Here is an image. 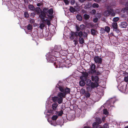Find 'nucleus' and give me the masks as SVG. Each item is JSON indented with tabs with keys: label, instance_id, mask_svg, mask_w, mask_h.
Listing matches in <instances>:
<instances>
[{
	"label": "nucleus",
	"instance_id": "1",
	"mask_svg": "<svg viewBox=\"0 0 128 128\" xmlns=\"http://www.w3.org/2000/svg\"><path fill=\"white\" fill-rule=\"evenodd\" d=\"M59 52L53 50L51 52H49L46 54V59L49 62H52L56 60V57L60 56Z\"/></svg>",
	"mask_w": 128,
	"mask_h": 128
},
{
	"label": "nucleus",
	"instance_id": "2",
	"mask_svg": "<svg viewBox=\"0 0 128 128\" xmlns=\"http://www.w3.org/2000/svg\"><path fill=\"white\" fill-rule=\"evenodd\" d=\"M55 89L57 90L58 89L59 90L60 92H59L60 93L64 94V97H65L66 94L69 93L70 92V88H66L64 89L63 87L62 86H60L59 84H57Z\"/></svg>",
	"mask_w": 128,
	"mask_h": 128
},
{
	"label": "nucleus",
	"instance_id": "3",
	"mask_svg": "<svg viewBox=\"0 0 128 128\" xmlns=\"http://www.w3.org/2000/svg\"><path fill=\"white\" fill-rule=\"evenodd\" d=\"M64 94H62L61 93L59 92L57 94V96L53 97L52 98L53 101L54 102H58L59 104H60L62 102L63 98H64Z\"/></svg>",
	"mask_w": 128,
	"mask_h": 128
},
{
	"label": "nucleus",
	"instance_id": "4",
	"mask_svg": "<svg viewBox=\"0 0 128 128\" xmlns=\"http://www.w3.org/2000/svg\"><path fill=\"white\" fill-rule=\"evenodd\" d=\"M39 17L43 22H46L48 26L50 24V20L52 19H49L48 20V17L46 16L45 14L43 12L41 13V14L40 15Z\"/></svg>",
	"mask_w": 128,
	"mask_h": 128
},
{
	"label": "nucleus",
	"instance_id": "5",
	"mask_svg": "<svg viewBox=\"0 0 128 128\" xmlns=\"http://www.w3.org/2000/svg\"><path fill=\"white\" fill-rule=\"evenodd\" d=\"M43 12L47 16L48 19H52L53 18L52 14L53 13V10L52 8H50L48 10L47 8H44L43 10Z\"/></svg>",
	"mask_w": 128,
	"mask_h": 128
},
{
	"label": "nucleus",
	"instance_id": "6",
	"mask_svg": "<svg viewBox=\"0 0 128 128\" xmlns=\"http://www.w3.org/2000/svg\"><path fill=\"white\" fill-rule=\"evenodd\" d=\"M90 66V68L88 70V72L89 74H93L96 72V70H95L96 66L93 63H92Z\"/></svg>",
	"mask_w": 128,
	"mask_h": 128
},
{
	"label": "nucleus",
	"instance_id": "7",
	"mask_svg": "<svg viewBox=\"0 0 128 128\" xmlns=\"http://www.w3.org/2000/svg\"><path fill=\"white\" fill-rule=\"evenodd\" d=\"M116 101V99L115 98H111L107 101L106 103L110 106L109 108H111L112 106L111 105H112Z\"/></svg>",
	"mask_w": 128,
	"mask_h": 128
},
{
	"label": "nucleus",
	"instance_id": "8",
	"mask_svg": "<svg viewBox=\"0 0 128 128\" xmlns=\"http://www.w3.org/2000/svg\"><path fill=\"white\" fill-rule=\"evenodd\" d=\"M94 60L96 63L100 64L102 62V59L99 56H95L94 58Z\"/></svg>",
	"mask_w": 128,
	"mask_h": 128
},
{
	"label": "nucleus",
	"instance_id": "9",
	"mask_svg": "<svg viewBox=\"0 0 128 128\" xmlns=\"http://www.w3.org/2000/svg\"><path fill=\"white\" fill-rule=\"evenodd\" d=\"M78 35L80 38H82V36H83L84 38H85L87 37L88 34L85 32H82L80 31L78 32Z\"/></svg>",
	"mask_w": 128,
	"mask_h": 128
},
{
	"label": "nucleus",
	"instance_id": "10",
	"mask_svg": "<svg viewBox=\"0 0 128 128\" xmlns=\"http://www.w3.org/2000/svg\"><path fill=\"white\" fill-rule=\"evenodd\" d=\"M55 61L54 62V65L55 66H56V68H60L62 67V63L61 62H58L57 61L55 60Z\"/></svg>",
	"mask_w": 128,
	"mask_h": 128
},
{
	"label": "nucleus",
	"instance_id": "11",
	"mask_svg": "<svg viewBox=\"0 0 128 128\" xmlns=\"http://www.w3.org/2000/svg\"><path fill=\"white\" fill-rule=\"evenodd\" d=\"M109 6H108L107 8V10L108 13L110 14L113 16H114L115 15V14L114 12V10L113 9H110V10H109Z\"/></svg>",
	"mask_w": 128,
	"mask_h": 128
},
{
	"label": "nucleus",
	"instance_id": "12",
	"mask_svg": "<svg viewBox=\"0 0 128 128\" xmlns=\"http://www.w3.org/2000/svg\"><path fill=\"white\" fill-rule=\"evenodd\" d=\"M120 26L121 28H127L128 26L127 24L125 22H122L120 24Z\"/></svg>",
	"mask_w": 128,
	"mask_h": 128
},
{
	"label": "nucleus",
	"instance_id": "13",
	"mask_svg": "<svg viewBox=\"0 0 128 128\" xmlns=\"http://www.w3.org/2000/svg\"><path fill=\"white\" fill-rule=\"evenodd\" d=\"M91 78L92 81L98 83V76H91Z\"/></svg>",
	"mask_w": 128,
	"mask_h": 128
},
{
	"label": "nucleus",
	"instance_id": "14",
	"mask_svg": "<svg viewBox=\"0 0 128 128\" xmlns=\"http://www.w3.org/2000/svg\"><path fill=\"white\" fill-rule=\"evenodd\" d=\"M54 50L58 52H60L62 50V48L60 45L56 46H55Z\"/></svg>",
	"mask_w": 128,
	"mask_h": 128
},
{
	"label": "nucleus",
	"instance_id": "15",
	"mask_svg": "<svg viewBox=\"0 0 128 128\" xmlns=\"http://www.w3.org/2000/svg\"><path fill=\"white\" fill-rule=\"evenodd\" d=\"M90 86L92 88H94L98 87V84L97 82H95V83H94L92 82Z\"/></svg>",
	"mask_w": 128,
	"mask_h": 128
},
{
	"label": "nucleus",
	"instance_id": "16",
	"mask_svg": "<svg viewBox=\"0 0 128 128\" xmlns=\"http://www.w3.org/2000/svg\"><path fill=\"white\" fill-rule=\"evenodd\" d=\"M101 70L100 71L99 70H96V72L94 73V74H96L97 75H99L101 74L103 72V68H101Z\"/></svg>",
	"mask_w": 128,
	"mask_h": 128
},
{
	"label": "nucleus",
	"instance_id": "17",
	"mask_svg": "<svg viewBox=\"0 0 128 128\" xmlns=\"http://www.w3.org/2000/svg\"><path fill=\"white\" fill-rule=\"evenodd\" d=\"M119 90L121 92H125L126 89L125 86H122L120 87Z\"/></svg>",
	"mask_w": 128,
	"mask_h": 128
},
{
	"label": "nucleus",
	"instance_id": "18",
	"mask_svg": "<svg viewBox=\"0 0 128 128\" xmlns=\"http://www.w3.org/2000/svg\"><path fill=\"white\" fill-rule=\"evenodd\" d=\"M35 10L36 12L38 14H40V15L41 14V13L42 12H43V11H42L41 10L39 7L36 8Z\"/></svg>",
	"mask_w": 128,
	"mask_h": 128
},
{
	"label": "nucleus",
	"instance_id": "19",
	"mask_svg": "<svg viewBox=\"0 0 128 128\" xmlns=\"http://www.w3.org/2000/svg\"><path fill=\"white\" fill-rule=\"evenodd\" d=\"M58 106V104L57 103H55L53 104L52 105V109L54 110H56Z\"/></svg>",
	"mask_w": 128,
	"mask_h": 128
},
{
	"label": "nucleus",
	"instance_id": "20",
	"mask_svg": "<svg viewBox=\"0 0 128 128\" xmlns=\"http://www.w3.org/2000/svg\"><path fill=\"white\" fill-rule=\"evenodd\" d=\"M91 32L92 34L93 35H96L97 33V30L93 29H92L91 30Z\"/></svg>",
	"mask_w": 128,
	"mask_h": 128
},
{
	"label": "nucleus",
	"instance_id": "21",
	"mask_svg": "<svg viewBox=\"0 0 128 128\" xmlns=\"http://www.w3.org/2000/svg\"><path fill=\"white\" fill-rule=\"evenodd\" d=\"M79 43L82 44L84 43V40L82 38H80L79 39Z\"/></svg>",
	"mask_w": 128,
	"mask_h": 128
},
{
	"label": "nucleus",
	"instance_id": "22",
	"mask_svg": "<svg viewBox=\"0 0 128 128\" xmlns=\"http://www.w3.org/2000/svg\"><path fill=\"white\" fill-rule=\"evenodd\" d=\"M99 124L96 123V122H94L92 124V126L93 128H98L99 125Z\"/></svg>",
	"mask_w": 128,
	"mask_h": 128
},
{
	"label": "nucleus",
	"instance_id": "23",
	"mask_svg": "<svg viewBox=\"0 0 128 128\" xmlns=\"http://www.w3.org/2000/svg\"><path fill=\"white\" fill-rule=\"evenodd\" d=\"M74 32H72L70 34V39L71 40L74 39L75 38Z\"/></svg>",
	"mask_w": 128,
	"mask_h": 128
},
{
	"label": "nucleus",
	"instance_id": "24",
	"mask_svg": "<svg viewBox=\"0 0 128 128\" xmlns=\"http://www.w3.org/2000/svg\"><path fill=\"white\" fill-rule=\"evenodd\" d=\"M102 29H103L107 33H108L110 32V27L108 26H106L104 30L103 28H102Z\"/></svg>",
	"mask_w": 128,
	"mask_h": 128
},
{
	"label": "nucleus",
	"instance_id": "25",
	"mask_svg": "<svg viewBox=\"0 0 128 128\" xmlns=\"http://www.w3.org/2000/svg\"><path fill=\"white\" fill-rule=\"evenodd\" d=\"M55 112V114H57L59 116H61L63 114V111L62 110L59 112L56 111Z\"/></svg>",
	"mask_w": 128,
	"mask_h": 128
},
{
	"label": "nucleus",
	"instance_id": "26",
	"mask_svg": "<svg viewBox=\"0 0 128 128\" xmlns=\"http://www.w3.org/2000/svg\"><path fill=\"white\" fill-rule=\"evenodd\" d=\"M112 26L113 28L114 29H117L118 28L117 23L116 22H113L112 24Z\"/></svg>",
	"mask_w": 128,
	"mask_h": 128
},
{
	"label": "nucleus",
	"instance_id": "27",
	"mask_svg": "<svg viewBox=\"0 0 128 128\" xmlns=\"http://www.w3.org/2000/svg\"><path fill=\"white\" fill-rule=\"evenodd\" d=\"M28 7L29 9L31 10L34 11L35 10V8L34 7V6L32 4H29Z\"/></svg>",
	"mask_w": 128,
	"mask_h": 128
},
{
	"label": "nucleus",
	"instance_id": "28",
	"mask_svg": "<svg viewBox=\"0 0 128 128\" xmlns=\"http://www.w3.org/2000/svg\"><path fill=\"white\" fill-rule=\"evenodd\" d=\"M85 81L81 80L80 81L79 84L81 86H83L85 84Z\"/></svg>",
	"mask_w": 128,
	"mask_h": 128
},
{
	"label": "nucleus",
	"instance_id": "29",
	"mask_svg": "<svg viewBox=\"0 0 128 128\" xmlns=\"http://www.w3.org/2000/svg\"><path fill=\"white\" fill-rule=\"evenodd\" d=\"M92 82L91 80H88L86 82V84L87 86H90Z\"/></svg>",
	"mask_w": 128,
	"mask_h": 128
},
{
	"label": "nucleus",
	"instance_id": "30",
	"mask_svg": "<svg viewBox=\"0 0 128 128\" xmlns=\"http://www.w3.org/2000/svg\"><path fill=\"white\" fill-rule=\"evenodd\" d=\"M85 27V26L84 24L81 25L80 26V28L81 30H84Z\"/></svg>",
	"mask_w": 128,
	"mask_h": 128
},
{
	"label": "nucleus",
	"instance_id": "31",
	"mask_svg": "<svg viewBox=\"0 0 128 128\" xmlns=\"http://www.w3.org/2000/svg\"><path fill=\"white\" fill-rule=\"evenodd\" d=\"M80 78L81 80L86 81L87 80V78L83 75H82L80 77Z\"/></svg>",
	"mask_w": 128,
	"mask_h": 128
},
{
	"label": "nucleus",
	"instance_id": "32",
	"mask_svg": "<svg viewBox=\"0 0 128 128\" xmlns=\"http://www.w3.org/2000/svg\"><path fill=\"white\" fill-rule=\"evenodd\" d=\"M96 123L100 124L102 122V120L99 118H96Z\"/></svg>",
	"mask_w": 128,
	"mask_h": 128
},
{
	"label": "nucleus",
	"instance_id": "33",
	"mask_svg": "<svg viewBox=\"0 0 128 128\" xmlns=\"http://www.w3.org/2000/svg\"><path fill=\"white\" fill-rule=\"evenodd\" d=\"M70 10L71 12L73 13L75 11V9L72 6H70Z\"/></svg>",
	"mask_w": 128,
	"mask_h": 128
},
{
	"label": "nucleus",
	"instance_id": "34",
	"mask_svg": "<svg viewBox=\"0 0 128 128\" xmlns=\"http://www.w3.org/2000/svg\"><path fill=\"white\" fill-rule=\"evenodd\" d=\"M84 17L85 19L88 20L90 16L89 15L85 14L84 15Z\"/></svg>",
	"mask_w": 128,
	"mask_h": 128
},
{
	"label": "nucleus",
	"instance_id": "35",
	"mask_svg": "<svg viewBox=\"0 0 128 128\" xmlns=\"http://www.w3.org/2000/svg\"><path fill=\"white\" fill-rule=\"evenodd\" d=\"M95 2L99 3L100 2H104L106 1V0H94Z\"/></svg>",
	"mask_w": 128,
	"mask_h": 128
},
{
	"label": "nucleus",
	"instance_id": "36",
	"mask_svg": "<svg viewBox=\"0 0 128 128\" xmlns=\"http://www.w3.org/2000/svg\"><path fill=\"white\" fill-rule=\"evenodd\" d=\"M76 18L79 21H81L82 20V17L81 16L78 15L76 16Z\"/></svg>",
	"mask_w": 128,
	"mask_h": 128
},
{
	"label": "nucleus",
	"instance_id": "37",
	"mask_svg": "<svg viewBox=\"0 0 128 128\" xmlns=\"http://www.w3.org/2000/svg\"><path fill=\"white\" fill-rule=\"evenodd\" d=\"M103 114L106 116H108V113L106 109H103Z\"/></svg>",
	"mask_w": 128,
	"mask_h": 128
},
{
	"label": "nucleus",
	"instance_id": "38",
	"mask_svg": "<svg viewBox=\"0 0 128 128\" xmlns=\"http://www.w3.org/2000/svg\"><path fill=\"white\" fill-rule=\"evenodd\" d=\"M48 121L52 125L54 126H56L55 122L54 121H51L50 122H49V120H48Z\"/></svg>",
	"mask_w": 128,
	"mask_h": 128
},
{
	"label": "nucleus",
	"instance_id": "39",
	"mask_svg": "<svg viewBox=\"0 0 128 128\" xmlns=\"http://www.w3.org/2000/svg\"><path fill=\"white\" fill-rule=\"evenodd\" d=\"M92 6V5L91 4L88 3V4L84 6L85 8H90Z\"/></svg>",
	"mask_w": 128,
	"mask_h": 128
},
{
	"label": "nucleus",
	"instance_id": "40",
	"mask_svg": "<svg viewBox=\"0 0 128 128\" xmlns=\"http://www.w3.org/2000/svg\"><path fill=\"white\" fill-rule=\"evenodd\" d=\"M92 6L94 8H98L99 7V5L97 4L94 3L93 4Z\"/></svg>",
	"mask_w": 128,
	"mask_h": 128
},
{
	"label": "nucleus",
	"instance_id": "41",
	"mask_svg": "<svg viewBox=\"0 0 128 128\" xmlns=\"http://www.w3.org/2000/svg\"><path fill=\"white\" fill-rule=\"evenodd\" d=\"M24 16L27 18H28L29 16L27 12H25L24 13Z\"/></svg>",
	"mask_w": 128,
	"mask_h": 128
},
{
	"label": "nucleus",
	"instance_id": "42",
	"mask_svg": "<svg viewBox=\"0 0 128 128\" xmlns=\"http://www.w3.org/2000/svg\"><path fill=\"white\" fill-rule=\"evenodd\" d=\"M28 29L29 30H31L32 28V26L30 24H29L27 27Z\"/></svg>",
	"mask_w": 128,
	"mask_h": 128
},
{
	"label": "nucleus",
	"instance_id": "43",
	"mask_svg": "<svg viewBox=\"0 0 128 128\" xmlns=\"http://www.w3.org/2000/svg\"><path fill=\"white\" fill-rule=\"evenodd\" d=\"M119 20V18L118 17H116L114 18H113V20L114 22L118 21Z\"/></svg>",
	"mask_w": 128,
	"mask_h": 128
},
{
	"label": "nucleus",
	"instance_id": "44",
	"mask_svg": "<svg viewBox=\"0 0 128 128\" xmlns=\"http://www.w3.org/2000/svg\"><path fill=\"white\" fill-rule=\"evenodd\" d=\"M58 118V116L57 115H54L52 117V119L53 120H56Z\"/></svg>",
	"mask_w": 128,
	"mask_h": 128
},
{
	"label": "nucleus",
	"instance_id": "45",
	"mask_svg": "<svg viewBox=\"0 0 128 128\" xmlns=\"http://www.w3.org/2000/svg\"><path fill=\"white\" fill-rule=\"evenodd\" d=\"M64 1L66 4H68L70 2L68 0H64Z\"/></svg>",
	"mask_w": 128,
	"mask_h": 128
},
{
	"label": "nucleus",
	"instance_id": "46",
	"mask_svg": "<svg viewBox=\"0 0 128 128\" xmlns=\"http://www.w3.org/2000/svg\"><path fill=\"white\" fill-rule=\"evenodd\" d=\"M54 112H55V111H53L52 110H48V113H50L52 114H54Z\"/></svg>",
	"mask_w": 128,
	"mask_h": 128
},
{
	"label": "nucleus",
	"instance_id": "47",
	"mask_svg": "<svg viewBox=\"0 0 128 128\" xmlns=\"http://www.w3.org/2000/svg\"><path fill=\"white\" fill-rule=\"evenodd\" d=\"M90 96V94L89 93L87 92L85 94V96L86 97H89Z\"/></svg>",
	"mask_w": 128,
	"mask_h": 128
},
{
	"label": "nucleus",
	"instance_id": "48",
	"mask_svg": "<svg viewBox=\"0 0 128 128\" xmlns=\"http://www.w3.org/2000/svg\"><path fill=\"white\" fill-rule=\"evenodd\" d=\"M96 13V10H92L91 12L90 13L93 14H94Z\"/></svg>",
	"mask_w": 128,
	"mask_h": 128
},
{
	"label": "nucleus",
	"instance_id": "49",
	"mask_svg": "<svg viewBox=\"0 0 128 128\" xmlns=\"http://www.w3.org/2000/svg\"><path fill=\"white\" fill-rule=\"evenodd\" d=\"M83 75L87 78L88 76V73L86 72L84 73Z\"/></svg>",
	"mask_w": 128,
	"mask_h": 128
},
{
	"label": "nucleus",
	"instance_id": "50",
	"mask_svg": "<svg viewBox=\"0 0 128 128\" xmlns=\"http://www.w3.org/2000/svg\"><path fill=\"white\" fill-rule=\"evenodd\" d=\"M44 25L43 23H41L40 24V27L41 28H44Z\"/></svg>",
	"mask_w": 128,
	"mask_h": 128
},
{
	"label": "nucleus",
	"instance_id": "51",
	"mask_svg": "<svg viewBox=\"0 0 128 128\" xmlns=\"http://www.w3.org/2000/svg\"><path fill=\"white\" fill-rule=\"evenodd\" d=\"M30 22L31 24H34V19H30Z\"/></svg>",
	"mask_w": 128,
	"mask_h": 128
},
{
	"label": "nucleus",
	"instance_id": "52",
	"mask_svg": "<svg viewBox=\"0 0 128 128\" xmlns=\"http://www.w3.org/2000/svg\"><path fill=\"white\" fill-rule=\"evenodd\" d=\"M103 126L104 128H108V126L107 124H105Z\"/></svg>",
	"mask_w": 128,
	"mask_h": 128
},
{
	"label": "nucleus",
	"instance_id": "53",
	"mask_svg": "<svg viewBox=\"0 0 128 128\" xmlns=\"http://www.w3.org/2000/svg\"><path fill=\"white\" fill-rule=\"evenodd\" d=\"M98 19L97 18H96L93 19V22H96L98 20Z\"/></svg>",
	"mask_w": 128,
	"mask_h": 128
},
{
	"label": "nucleus",
	"instance_id": "54",
	"mask_svg": "<svg viewBox=\"0 0 128 128\" xmlns=\"http://www.w3.org/2000/svg\"><path fill=\"white\" fill-rule=\"evenodd\" d=\"M124 80L126 82H128V76L124 77Z\"/></svg>",
	"mask_w": 128,
	"mask_h": 128
},
{
	"label": "nucleus",
	"instance_id": "55",
	"mask_svg": "<svg viewBox=\"0 0 128 128\" xmlns=\"http://www.w3.org/2000/svg\"><path fill=\"white\" fill-rule=\"evenodd\" d=\"M76 30L77 31H79L81 30L80 29V26L78 27V26H76Z\"/></svg>",
	"mask_w": 128,
	"mask_h": 128
},
{
	"label": "nucleus",
	"instance_id": "56",
	"mask_svg": "<svg viewBox=\"0 0 128 128\" xmlns=\"http://www.w3.org/2000/svg\"><path fill=\"white\" fill-rule=\"evenodd\" d=\"M114 30L116 32V33H118L120 32V31L119 30H118L117 29H114Z\"/></svg>",
	"mask_w": 128,
	"mask_h": 128
},
{
	"label": "nucleus",
	"instance_id": "57",
	"mask_svg": "<svg viewBox=\"0 0 128 128\" xmlns=\"http://www.w3.org/2000/svg\"><path fill=\"white\" fill-rule=\"evenodd\" d=\"M70 3L71 4L73 5L75 3V1L74 0H71L70 1Z\"/></svg>",
	"mask_w": 128,
	"mask_h": 128
},
{
	"label": "nucleus",
	"instance_id": "58",
	"mask_svg": "<svg viewBox=\"0 0 128 128\" xmlns=\"http://www.w3.org/2000/svg\"><path fill=\"white\" fill-rule=\"evenodd\" d=\"M73 42H74V44L75 46L78 43V42H77V41L76 40H74Z\"/></svg>",
	"mask_w": 128,
	"mask_h": 128
},
{
	"label": "nucleus",
	"instance_id": "59",
	"mask_svg": "<svg viewBox=\"0 0 128 128\" xmlns=\"http://www.w3.org/2000/svg\"><path fill=\"white\" fill-rule=\"evenodd\" d=\"M75 36H78V32H74Z\"/></svg>",
	"mask_w": 128,
	"mask_h": 128
},
{
	"label": "nucleus",
	"instance_id": "60",
	"mask_svg": "<svg viewBox=\"0 0 128 128\" xmlns=\"http://www.w3.org/2000/svg\"><path fill=\"white\" fill-rule=\"evenodd\" d=\"M124 10H126V12L128 14V8H124Z\"/></svg>",
	"mask_w": 128,
	"mask_h": 128
},
{
	"label": "nucleus",
	"instance_id": "61",
	"mask_svg": "<svg viewBox=\"0 0 128 128\" xmlns=\"http://www.w3.org/2000/svg\"><path fill=\"white\" fill-rule=\"evenodd\" d=\"M42 5V4L40 3H38L37 4V6H40Z\"/></svg>",
	"mask_w": 128,
	"mask_h": 128
},
{
	"label": "nucleus",
	"instance_id": "62",
	"mask_svg": "<svg viewBox=\"0 0 128 128\" xmlns=\"http://www.w3.org/2000/svg\"><path fill=\"white\" fill-rule=\"evenodd\" d=\"M31 16L33 15V17H34V16H35V13L34 12H33V13H31Z\"/></svg>",
	"mask_w": 128,
	"mask_h": 128
},
{
	"label": "nucleus",
	"instance_id": "63",
	"mask_svg": "<svg viewBox=\"0 0 128 128\" xmlns=\"http://www.w3.org/2000/svg\"><path fill=\"white\" fill-rule=\"evenodd\" d=\"M105 117H104L102 118V120L103 121H104L105 120Z\"/></svg>",
	"mask_w": 128,
	"mask_h": 128
},
{
	"label": "nucleus",
	"instance_id": "64",
	"mask_svg": "<svg viewBox=\"0 0 128 128\" xmlns=\"http://www.w3.org/2000/svg\"><path fill=\"white\" fill-rule=\"evenodd\" d=\"M85 0H79L81 2H83Z\"/></svg>",
	"mask_w": 128,
	"mask_h": 128
}]
</instances>
